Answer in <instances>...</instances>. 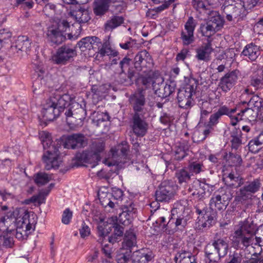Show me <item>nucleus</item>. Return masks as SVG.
Here are the masks:
<instances>
[{"label":"nucleus","mask_w":263,"mask_h":263,"mask_svg":"<svg viewBox=\"0 0 263 263\" xmlns=\"http://www.w3.org/2000/svg\"><path fill=\"white\" fill-rule=\"evenodd\" d=\"M184 208H174L170 211L166 209L158 210L157 214L159 218L156 220V223L162 226L169 231L174 233L178 231H182L187 224V218L184 215Z\"/></svg>","instance_id":"1"},{"label":"nucleus","mask_w":263,"mask_h":263,"mask_svg":"<svg viewBox=\"0 0 263 263\" xmlns=\"http://www.w3.org/2000/svg\"><path fill=\"white\" fill-rule=\"evenodd\" d=\"M39 137L42 143L44 149L47 150L43 156V160L46 164L45 168L49 170L52 168H58L60 166L59 161L60 152L58 145L52 144V141L51 135L46 131L39 133Z\"/></svg>","instance_id":"2"},{"label":"nucleus","mask_w":263,"mask_h":263,"mask_svg":"<svg viewBox=\"0 0 263 263\" xmlns=\"http://www.w3.org/2000/svg\"><path fill=\"white\" fill-rule=\"evenodd\" d=\"M247 3L242 0H226L222 7L227 19L229 21L239 20L245 17L251 8H247Z\"/></svg>","instance_id":"3"},{"label":"nucleus","mask_w":263,"mask_h":263,"mask_svg":"<svg viewBox=\"0 0 263 263\" xmlns=\"http://www.w3.org/2000/svg\"><path fill=\"white\" fill-rule=\"evenodd\" d=\"M198 84V81L195 79L191 78L184 87L179 90L177 101L180 108L187 109L193 105L192 97L196 92Z\"/></svg>","instance_id":"4"},{"label":"nucleus","mask_w":263,"mask_h":263,"mask_svg":"<svg viewBox=\"0 0 263 263\" xmlns=\"http://www.w3.org/2000/svg\"><path fill=\"white\" fill-rule=\"evenodd\" d=\"M14 216H17L15 218L16 237L21 239L24 236L27 235V232L32 228V224L29 219V212L24 209L16 210L13 212Z\"/></svg>","instance_id":"5"},{"label":"nucleus","mask_w":263,"mask_h":263,"mask_svg":"<svg viewBox=\"0 0 263 263\" xmlns=\"http://www.w3.org/2000/svg\"><path fill=\"white\" fill-rule=\"evenodd\" d=\"M77 55V51L74 48L70 47L68 45H63L58 48L52 59L53 62L56 64L66 65L73 61Z\"/></svg>","instance_id":"6"},{"label":"nucleus","mask_w":263,"mask_h":263,"mask_svg":"<svg viewBox=\"0 0 263 263\" xmlns=\"http://www.w3.org/2000/svg\"><path fill=\"white\" fill-rule=\"evenodd\" d=\"M134 65L137 70L142 72L149 71L153 65L151 55L146 50L138 52L134 58Z\"/></svg>","instance_id":"7"},{"label":"nucleus","mask_w":263,"mask_h":263,"mask_svg":"<svg viewBox=\"0 0 263 263\" xmlns=\"http://www.w3.org/2000/svg\"><path fill=\"white\" fill-rule=\"evenodd\" d=\"M175 187L168 182H162L155 193L156 200L159 202H168L174 196Z\"/></svg>","instance_id":"8"},{"label":"nucleus","mask_w":263,"mask_h":263,"mask_svg":"<svg viewBox=\"0 0 263 263\" xmlns=\"http://www.w3.org/2000/svg\"><path fill=\"white\" fill-rule=\"evenodd\" d=\"M196 22L193 17H190L184 25V29L181 32L180 39L183 45L187 46L195 41L194 30Z\"/></svg>","instance_id":"9"},{"label":"nucleus","mask_w":263,"mask_h":263,"mask_svg":"<svg viewBox=\"0 0 263 263\" xmlns=\"http://www.w3.org/2000/svg\"><path fill=\"white\" fill-rule=\"evenodd\" d=\"M195 208L196 212L199 215L198 218V226L202 228L210 227L214 221V217L206 211L205 203L202 201H200Z\"/></svg>","instance_id":"10"},{"label":"nucleus","mask_w":263,"mask_h":263,"mask_svg":"<svg viewBox=\"0 0 263 263\" xmlns=\"http://www.w3.org/2000/svg\"><path fill=\"white\" fill-rule=\"evenodd\" d=\"M65 115L66 117V122L69 126H81L83 120L85 118L86 112V109L81 106L76 109L74 112L69 109L65 111Z\"/></svg>","instance_id":"11"},{"label":"nucleus","mask_w":263,"mask_h":263,"mask_svg":"<svg viewBox=\"0 0 263 263\" xmlns=\"http://www.w3.org/2000/svg\"><path fill=\"white\" fill-rule=\"evenodd\" d=\"M238 76L239 71L237 70L227 72L220 78L219 87L224 92L229 91L237 83Z\"/></svg>","instance_id":"12"},{"label":"nucleus","mask_w":263,"mask_h":263,"mask_svg":"<svg viewBox=\"0 0 263 263\" xmlns=\"http://www.w3.org/2000/svg\"><path fill=\"white\" fill-rule=\"evenodd\" d=\"M129 103L133 107L134 114L143 111L146 104V98L143 89H138L132 94L128 99Z\"/></svg>","instance_id":"13"},{"label":"nucleus","mask_w":263,"mask_h":263,"mask_svg":"<svg viewBox=\"0 0 263 263\" xmlns=\"http://www.w3.org/2000/svg\"><path fill=\"white\" fill-rule=\"evenodd\" d=\"M210 188L209 184L196 179L193 181L188 190L194 197V199L201 200L204 198L206 192L209 191Z\"/></svg>","instance_id":"14"},{"label":"nucleus","mask_w":263,"mask_h":263,"mask_svg":"<svg viewBox=\"0 0 263 263\" xmlns=\"http://www.w3.org/2000/svg\"><path fill=\"white\" fill-rule=\"evenodd\" d=\"M42 114L47 120L52 121L61 114L60 109L57 108L52 98H48L43 105Z\"/></svg>","instance_id":"15"},{"label":"nucleus","mask_w":263,"mask_h":263,"mask_svg":"<svg viewBox=\"0 0 263 263\" xmlns=\"http://www.w3.org/2000/svg\"><path fill=\"white\" fill-rule=\"evenodd\" d=\"M98 196L101 205L105 208L117 209L120 206V203L118 201H112V195L108 192L107 188L100 189L98 192Z\"/></svg>","instance_id":"16"},{"label":"nucleus","mask_w":263,"mask_h":263,"mask_svg":"<svg viewBox=\"0 0 263 263\" xmlns=\"http://www.w3.org/2000/svg\"><path fill=\"white\" fill-rule=\"evenodd\" d=\"M132 130L137 137H142L146 134L148 124L142 119L139 114H134L133 117Z\"/></svg>","instance_id":"17"},{"label":"nucleus","mask_w":263,"mask_h":263,"mask_svg":"<svg viewBox=\"0 0 263 263\" xmlns=\"http://www.w3.org/2000/svg\"><path fill=\"white\" fill-rule=\"evenodd\" d=\"M258 111L249 106L248 108L241 109L235 115L233 114V117L232 118V125H236L239 121L242 120V117L249 121H255L257 117Z\"/></svg>","instance_id":"18"},{"label":"nucleus","mask_w":263,"mask_h":263,"mask_svg":"<svg viewBox=\"0 0 263 263\" xmlns=\"http://www.w3.org/2000/svg\"><path fill=\"white\" fill-rule=\"evenodd\" d=\"M212 40H208L207 43L197 48L195 58L198 61L208 62L211 60V53L214 49L212 46Z\"/></svg>","instance_id":"19"},{"label":"nucleus","mask_w":263,"mask_h":263,"mask_svg":"<svg viewBox=\"0 0 263 263\" xmlns=\"http://www.w3.org/2000/svg\"><path fill=\"white\" fill-rule=\"evenodd\" d=\"M236 108L230 109L225 105L222 106L219 108L216 112L211 115L208 124H209V126L214 127L218 123L219 119L223 115L228 116L230 117L231 120H232V118L233 117V114L236 113Z\"/></svg>","instance_id":"20"},{"label":"nucleus","mask_w":263,"mask_h":263,"mask_svg":"<svg viewBox=\"0 0 263 263\" xmlns=\"http://www.w3.org/2000/svg\"><path fill=\"white\" fill-rule=\"evenodd\" d=\"M153 252L149 249H141L132 254V263H147L154 258Z\"/></svg>","instance_id":"21"},{"label":"nucleus","mask_w":263,"mask_h":263,"mask_svg":"<svg viewBox=\"0 0 263 263\" xmlns=\"http://www.w3.org/2000/svg\"><path fill=\"white\" fill-rule=\"evenodd\" d=\"M85 137L82 134H73L68 136L64 143V147L67 148L75 149L84 146L85 144Z\"/></svg>","instance_id":"22"},{"label":"nucleus","mask_w":263,"mask_h":263,"mask_svg":"<svg viewBox=\"0 0 263 263\" xmlns=\"http://www.w3.org/2000/svg\"><path fill=\"white\" fill-rule=\"evenodd\" d=\"M31 48V42L29 38L26 36H22L18 37L15 41L14 44L12 45L10 51L12 52L18 51L25 52L27 53L28 51H30Z\"/></svg>","instance_id":"23"},{"label":"nucleus","mask_w":263,"mask_h":263,"mask_svg":"<svg viewBox=\"0 0 263 263\" xmlns=\"http://www.w3.org/2000/svg\"><path fill=\"white\" fill-rule=\"evenodd\" d=\"M232 240L235 247H240L242 245L243 247H248L253 243V239L250 238L241 231L236 230L232 235Z\"/></svg>","instance_id":"24"},{"label":"nucleus","mask_w":263,"mask_h":263,"mask_svg":"<svg viewBox=\"0 0 263 263\" xmlns=\"http://www.w3.org/2000/svg\"><path fill=\"white\" fill-rule=\"evenodd\" d=\"M111 0H95L93 3V11L98 16L101 17L109 10Z\"/></svg>","instance_id":"25"},{"label":"nucleus","mask_w":263,"mask_h":263,"mask_svg":"<svg viewBox=\"0 0 263 263\" xmlns=\"http://www.w3.org/2000/svg\"><path fill=\"white\" fill-rule=\"evenodd\" d=\"M228 198L226 199L224 195L214 194L210 201V207L212 210H222L225 209L228 204Z\"/></svg>","instance_id":"26"},{"label":"nucleus","mask_w":263,"mask_h":263,"mask_svg":"<svg viewBox=\"0 0 263 263\" xmlns=\"http://www.w3.org/2000/svg\"><path fill=\"white\" fill-rule=\"evenodd\" d=\"M241 54L250 60L254 61L260 54L259 48L255 44L251 43L245 47Z\"/></svg>","instance_id":"27"},{"label":"nucleus","mask_w":263,"mask_h":263,"mask_svg":"<svg viewBox=\"0 0 263 263\" xmlns=\"http://www.w3.org/2000/svg\"><path fill=\"white\" fill-rule=\"evenodd\" d=\"M104 147L105 143L103 141L101 140L93 141L88 156L92 157L95 161H99L101 159L100 154L104 151Z\"/></svg>","instance_id":"28"},{"label":"nucleus","mask_w":263,"mask_h":263,"mask_svg":"<svg viewBox=\"0 0 263 263\" xmlns=\"http://www.w3.org/2000/svg\"><path fill=\"white\" fill-rule=\"evenodd\" d=\"M161 88L157 86L156 89L155 93L158 94L159 97L162 98H166L169 97L175 90L176 84L173 81H170L164 85L163 84L160 85Z\"/></svg>","instance_id":"29"},{"label":"nucleus","mask_w":263,"mask_h":263,"mask_svg":"<svg viewBox=\"0 0 263 263\" xmlns=\"http://www.w3.org/2000/svg\"><path fill=\"white\" fill-rule=\"evenodd\" d=\"M137 244L136 236L133 229H130L126 231L123 241L122 242V248L124 249L131 250L136 246Z\"/></svg>","instance_id":"30"},{"label":"nucleus","mask_w":263,"mask_h":263,"mask_svg":"<svg viewBox=\"0 0 263 263\" xmlns=\"http://www.w3.org/2000/svg\"><path fill=\"white\" fill-rule=\"evenodd\" d=\"M72 14L79 24H85L90 19L88 10L82 7H80L78 9L74 10Z\"/></svg>","instance_id":"31"},{"label":"nucleus","mask_w":263,"mask_h":263,"mask_svg":"<svg viewBox=\"0 0 263 263\" xmlns=\"http://www.w3.org/2000/svg\"><path fill=\"white\" fill-rule=\"evenodd\" d=\"M176 263H196L195 256L190 252L179 251L175 257Z\"/></svg>","instance_id":"32"},{"label":"nucleus","mask_w":263,"mask_h":263,"mask_svg":"<svg viewBox=\"0 0 263 263\" xmlns=\"http://www.w3.org/2000/svg\"><path fill=\"white\" fill-rule=\"evenodd\" d=\"M145 75L141 77L142 83L146 88L149 87L151 85L152 86L154 90L157 88L159 84H157L155 79V73L151 70L144 72Z\"/></svg>","instance_id":"33"},{"label":"nucleus","mask_w":263,"mask_h":263,"mask_svg":"<svg viewBox=\"0 0 263 263\" xmlns=\"http://www.w3.org/2000/svg\"><path fill=\"white\" fill-rule=\"evenodd\" d=\"M50 98H52V102L55 103L57 108L60 109L61 112L69 105L70 97L66 94L63 96L55 95L50 97Z\"/></svg>","instance_id":"34"},{"label":"nucleus","mask_w":263,"mask_h":263,"mask_svg":"<svg viewBox=\"0 0 263 263\" xmlns=\"http://www.w3.org/2000/svg\"><path fill=\"white\" fill-rule=\"evenodd\" d=\"M112 224L108 222L101 221L98 224L97 227L98 234L99 237L98 241L103 243V239L112 230Z\"/></svg>","instance_id":"35"},{"label":"nucleus","mask_w":263,"mask_h":263,"mask_svg":"<svg viewBox=\"0 0 263 263\" xmlns=\"http://www.w3.org/2000/svg\"><path fill=\"white\" fill-rule=\"evenodd\" d=\"M214 248L215 251L218 252L221 256H225L228 250V243L226 239H218L214 240L212 245H209Z\"/></svg>","instance_id":"36"},{"label":"nucleus","mask_w":263,"mask_h":263,"mask_svg":"<svg viewBox=\"0 0 263 263\" xmlns=\"http://www.w3.org/2000/svg\"><path fill=\"white\" fill-rule=\"evenodd\" d=\"M225 183L233 188H237L240 186L243 183V180L237 174L231 173L223 178Z\"/></svg>","instance_id":"37"},{"label":"nucleus","mask_w":263,"mask_h":263,"mask_svg":"<svg viewBox=\"0 0 263 263\" xmlns=\"http://www.w3.org/2000/svg\"><path fill=\"white\" fill-rule=\"evenodd\" d=\"M124 22V18L122 16L113 15L104 24L106 31H111L121 26Z\"/></svg>","instance_id":"38"},{"label":"nucleus","mask_w":263,"mask_h":263,"mask_svg":"<svg viewBox=\"0 0 263 263\" xmlns=\"http://www.w3.org/2000/svg\"><path fill=\"white\" fill-rule=\"evenodd\" d=\"M260 185L259 180L255 179L249 182L248 184L246 185L242 188H241L240 189V195L242 197H245L248 193H254L259 190Z\"/></svg>","instance_id":"39"},{"label":"nucleus","mask_w":263,"mask_h":263,"mask_svg":"<svg viewBox=\"0 0 263 263\" xmlns=\"http://www.w3.org/2000/svg\"><path fill=\"white\" fill-rule=\"evenodd\" d=\"M47 35L50 41L57 45L61 44L66 39V36L64 34L59 32L57 30L53 29H49Z\"/></svg>","instance_id":"40"},{"label":"nucleus","mask_w":263,"mask_h":263,"mask_svg":"<svg viewBox=\"0 0 263 263\" xmlns=\"http://www.w3.org/2000/svg\"><path fill=\"white\" fill-rule=\"evenodd\" d=\"M263 70H258L256 73L251 77L250 84L255 90L261 88L263 86Z\"/></svg>","instance_id":"41"},{"label":"nucleus","mask_w":263,"mask_h":263,"mask_svg":"<svg viewBox=\"0 0 263 263\" xmlns=\"http://www.w3.org/2000/svg\"><path fill=\"white\" fill-rule=\"evenodd\" d=\"M132 250L121 248L116 256L118 263H129L132 260Z\"/></svg>","instance_id":"42"},{"label":"nucleus","mask_w":263,"mask_h":263,"mask_svg":"<svg viewBox=\"0 0 263 263\" xmlns=\"http://www.w3.org/2000/svg\"><path fill=\"white\" fill-rule=\"evenodd\" d=\"M33 180L37 186H42L51 180V176L44 172H39L34 175Z\"/></svg>","instance_id":"43"},{"label":"nucleus","mask_w":263,"mask_h":263,"mask_svg":"<svg viewBox=\"0 0 263 263\" xmlns=\"http://www.w3.org/2000/svg\"><path fill=\"white\" fill-rule=\"evenodd\" d=\"M199 29L202 35L207 37L208 38V40H211V37L218 31L214 28V26L211 25L208 22L205 24H201Z\"/></svg>","instance_id":"44"},{"label":"nucleus","mask_w":263,"mask_h":263,"mask_svg":"<svg viewBox=\"0 0 263 263\" xmlns=\"http://www.w3.org/2000/svg\"><path fill=\"white\" fill-rule=\"evenodd\" d=\"M186 168L191 174V176L194 174H198L205 171V167L202 163L197 161L190 162Z\"/></svg>","instance_id":"45"},{"label":"nucleus","mask_w":263,"mask_h":263,"mask_svg":"<svg viewBox=\"0 0 263 263\" xmlns=\"http://www.w3.org/2000/svg\"><path fill=\"white\" fill-rule=\"evenodd\" d=\"M205 253L206 257L209 261L213 263H217L221 257L218 252L215 250H213L212 246L208 245L205 248Z\"/></svg>","instance_id":"46"},{"label":"nucleus","mask_w":263,"mask_h":263,"mask_svg":"<svg viewBox=\"0 0 263 263\" xmlns=\"http://www.w3.org/2000/svg\"><path fill=\"white\" fill-rule=\"evenodd\" d=\"M175 176L180 184L188 182L191 177V174L189 173L186 167L178 170L176 172Z\"/></svg>","instance_id":"47"},{"label":"nucleus","mask_w":263,"mask_h":263,"mask_svg":"<svg viewBox=\"0 0 263 263\" xmlns=\"http://www.w3.org/2000/svg\"><path fill=\"white\" fill-rule=\"evenodd\" d=\"M99 53L101 57L107 55L108 56L109 58L117 57L119 54L118 52L112 49L107 42H105L103 44V46L100 49Z\"/></svg>","instance_id":"48"},{"label":"nucleus","mask_w":263,"mask_h":263,"mask_svg":"<svg viewBox=\"0 0 263 263\" xmlns=\"http://www.w3.org/2000/svg\"><path fill=\"white\" fill-rule=\"evenodd\" d=\"M119 206H121L122 211L128 213L134 217L136 216L137 209L132 200H126L123 204H121Z\"/></svg>","instance_id":"49"},{"label":"nucleus","mask_w":263,"mask_h":263,"mask_svg":"<svg viewBox=\"0 0 263 263\" xmlns=\"http://www.w3.org/2000/svg\"><path fill=\"white\" fill-rule=\"evenodd\" d=\"M112 229H114V234L108 238V241L114 243L117 241L118 237H121L123 234L124 228L122 226L117 223H112Z\"/></svg>","instance_id":"50"},{"label":"nucleus","mask_w":263,"mask_h":263,"mask_svg":"<svg viewBox=\"0 0 263 263\" xmlns=\"http://www.w3.org/2000/svg\"><path fill=\"white\" fill-rule=\"evenodd\" d=\"M228 163L231 165L238 166L240 165L242 159L240 155L230 153L229 154H226L224 156Z\"/></svg>","instance_id":"51"},{"label":"nucleus","mask_w":263,"mask_h":263,"mask_svg":"<svg viewBox=\"0 0 263 263\" xmlns=\"http://www.w3.org/2000/svg\"><path fill=\"white\" fill-rule=\"evenodd\" d=\"M93 115L92 121L98 126H100L101 123L109 121L110 119L107 112H94Z\"/></svg>","instance_id":"52"},{"label":"nucleus","mask_w":263,"mask_h":263,"mask_svg":"<svg viewBox=\"0 0 263 263\" xmlns=\"http://www.w3.org/2000/svg\"><path fill=\"white\" fill-rule=\"evenodd\" d=\"M261 99L258 96H253L248 102L243 101V103H247L248 106L251 108H254L255 110H258L259 109L263 106L261 104Z\"/></svg>","instance_id":"53"},{"label":"nucleus","mask_w":263,"mask_h":263,"mask_svg":"<svg viewBox=\"0 0 263 263\" xmlns=\"http://www.w3.org/2000/svg\"><path fill=\"white\" fill-rule=\"evenodd\" d=\"M188 149L187 145L184 143H179L177 146L175 151V159L180 160L183 159L186 155V150Z\"/></svg>","instance_id":"54"},{"label":"nucleus","mask_w":263,"mask_h":263,"mask_svg":"<svg viewBox=\"0 0 263 263\" xmlns=\"http://www.w3.org/2000/svg\"><path fill=\"white\" fill-rule=\"evenodd\" d=\"M92 39V42L91 43L89 54L99 53L100 49L103 46L101 39L95 36H93Z\"/></svg>","instance_id":"55"},{"label":"nucleus","mask_w":263,"mask_h":263,"mask_svg":"<svg viewBox=\"0 0 263 263\" xmlns=\"http://www.w3.org/2000/svg\"><path fill=\"white\" fill-rule=\"evenodd\" d=\"M92 36L85 37L78 43L77 45L82 51H90L91 43L92 42Z\"/></svg>","instance_id":"56"},{"label":"nucleus","mask_w":263,"mask_h":263,"mask_svg":"<svg viewBox=\"0 0 263 263\" xmlns=\"http://www.w3.org/2000/svg\"><path fill=\"white\" fill-rule=\"evenodd\" d=\"M241 132H237V130H233L231 133V143L232 148L237 149L241 144V140L240 139Z\"/></svg>","instance_id":"57"},{"label":"nucleus","mask_w":263,"mask_h":263,"mask_svg":"<svg viewBox=\"0 0 263 263\" xmlns=\"http://www.w3.org/2000/svg\"><path fill=\"white\" fill-rule=\"evenodd\" d=\"M208 23L214 27V28L218 31L223 25V21L219 15H215L209 18Z\"/></svg>","instance_id":"58"},{"label":"nucleus","mask_w":263,"mask_h":263,"mask_svg":"<svg viewBox=\"0 0 263 263\" xmlns=\"http://www.w3.org/2000/svg\"><path fill=\"white\" fill-rule=\"evenodd\" d=\"M131 62L132 59L125 57L119 62L118 68L115 72L118 73L124 72L125 69H126L129 67Z\"/></svg>","instance_id":"59"},{"label":"nucleus","mask_w":263,"mask_h":263,"mask_svg":"<svg viewBox=\"0 0 263 263\" xmlns=\"http://www.w3.org/2000/svg\"><path fill=\"white\" fill-rule=\"evenodd\" d=\"M110 194L112 195L111 198L112 201H118V203H120V205L121 203V202L122 200L123 192L120 189L113 188Z\"/></svg>","instance_id":"60"},{"label":"nucleus","mask_w":263,"mask_h":263,"mask_svg":"<svg viewBox=\"0 0 263 263\" xmlns=\"http://www.w3.org/2000/svg\"><path fill=\"white\" fill-rule=\"evenodd\" d=\"M134 217L132 215L122 211L121 213L119 214V220L120 222L123 225H128L131 223L134 219Z\"/></svg>","instance_id":"61"},{"label":"nucleus","mask_w":263,"mask_h":263,"mask_svg":"<svg viewBox=\"0 0 263 263\" xmlns=\"http://www.w3.org/2000/svg\"><path fill=\"white\" fill-rule=\"evenodd\" d=\"M69 23L67 21L63 20L60 21L58 24L57 28L53 29L57 30L59 32L64 34V32L69 29Z\"/></svg>","instance_id":"62"},{"label":"nucleus","mask_w":263,"mask_h":263,"mask_svg":"<svg viewBox=\"0 0 263 263\" xmlns=\"http://www.w3.org/2000/svg\"><path fill=\"white\" fill-rule=\"evenodd\" d=\"M258 146L263 147L262 145L260 144V143L258 142L257 138L251 140L248 144L249 151L253 153L258 152L259 148Z\"/></svg>","instance_id":"63"},{"label":"nucleus","mask_w":263,"mask_h":263,"mask_svg":"<svg viewBox=\"0 0 263 263\" xmlns=\"http://www.w3.org/2000/svg\"><path fill=\"white\" fill-rule=\"evenodd\" d=\"M136 41L134 39L129 37L128 40L125 43H120V47L124 50H128L129 49L134 48L136 45Z\"/></svg>","instance_id":"64"}]
</instances>
